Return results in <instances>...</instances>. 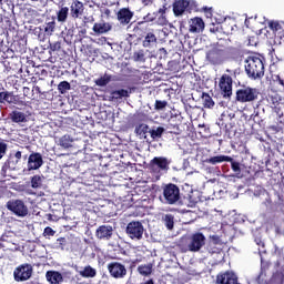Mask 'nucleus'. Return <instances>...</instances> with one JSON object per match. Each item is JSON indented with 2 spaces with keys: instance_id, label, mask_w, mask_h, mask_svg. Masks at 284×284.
Masks as SVG:
<instances>
[{
  "instance_id": "nucleus-1",
  "label": "nucleus",
  "mask_w": 284,
  "mask_h": 284,
  "mask_svg": "<svg viewBox=\"0 0 284 284\" xmlns=\"http://www.w3.org/2000/svg\"><path fill=\"white\" fill-rule=\"evenodd\" d=\"M245 73L252 81H261L265 77V63L258 55H248L244 61Z\"/></svg>"
},
{
  "instance_id": "nucleus-2",
  "label": "nucleus",
  "mask_w": 284,
  "mask_h": 284,
  "mask_svg": "<svg viewBox=\"0 0 284 284\" xmlns=\"http://www.w3.org/2000/svg\"><path fill=\"white\" fill-rule=\"evenodd\" d=\"M161 203L164 205H176L181 201V190L176 184L169 183L163 187V194L160 196Z\"/></svg>"
},
{
  "instance_id": "nucleus-3",
  "label": "nucleus",
  "mask_w": 284,
  "mask_h": 284,
  "mask_svg": "<svg viewBox=\"0 0 284 284\" xmlns=\"http://www.w3.org/2000/svg\"><path fill=\"white\" fill-rule=\"evenodd\" d=\"M170 163H172V161L165 156H155L150 161L149 169L152 174L161 176V174H168Z\"/></svg>"
},
{
  "instance_id": "nucleus-4",
  "label": "nucleus",
  "mask_w": 284,
  "mask_h": 284,
  "mask_svg": "<svg viewBox=\"0 0 284 284\" xmlns=\"http://www.w3.org/2000/svg\"><path fill=\"white\" fill-rule=\"evenodd\" d=\"M6 207L19 219H26L29 214L28 205L22 200H10L7 202Z\"/></svg>"
},
{
  "instance_id": "nucleus-5",
  "label": "nucleus",
  "mask_w": 284,
  "mask_h": 284,
  "mask_svg": "<svg viewBox=\"0 0 284 284\" xmlns=\"http://www.w3.org/2000/svg\"><path fill=\"white\" fill-rule=\"evenodd\" d=\"M143 234H145L143 223L132 221L126 225V235L129 239H131V241H143Z\"/></svg>"
},
{
  "instance_id": "nucleus-6",
  "label": "nucleus",
  "mask_w": 284,
  "mask_h": 284,
  "mask_svg": "<svg viewBox=\"0 0 284 284\" xmlns=\"http://www.w3.org/2000/svg\"><path fill=\"white\" fill-rule=\"evenodd\" d=\"M258 99V90L254 88H244L236 91V101L240 103H250Z\"/></svg>"
},
{
  "instance_id": "nucleus-7",
  "label": "nucleus",
  "mask_w": 284,
  "mask_h": 284,
  "mask_svg": "<svg viewBox=\"0 0 284 284\" xmlns=\"http://www.w3.org/2000/svg\"><path fill=\"white\" fill-rule=\"evenodd\" d=\"M196 1L194 0H178L173 4V12L175 17H181L183 12H192V10H196Z\"/></svg>"
},
{
  "instance_id": "nucleus-8",
  "label": "nucleus",
  "mask_w": 284,
  "mask_h": 284,
  "mask_svg": "<svg viewBox=\"0 0 284 284\" xmlns=\"http://www.w3.org/2000/svg\"><path fill=\"white\" fill-rule=\"evenodd\" d=\"M205 245V235L201 232L194 233L190 236L187 243L189 252H201V248Z\"/></svg>"
},
{
  "instance_id": "nucleus-9",
  "label": "nucleus",
  "mask_w": 284,
  "mask_h": 284,
  "mask_svg": "<svg viewBox=\"0 0 284 284\" xmlns=\"http://www.w3.org/2000/svg\"><path fill=\"white\" fill-rule=\"evenodd\" d=\"M32 265L30 264H22L18 266L13 272L14 281H17V283H21L30 280L32 276Z\"/></svg>"
},
{
  "instance_id": "nucleus-10",
  "label": "nucleus",
  "mask_w": 284,
  "mask_h": 284,
  "mask_svg": "<svg viewBox=\"0 0 284 284\" xmlns=\"http://www.w3.org/2000/svg\"><path fill=\"white\" fill-rule=\"evenodd\" d=\"M108 270L112 278H125V276H128V268H125V265L119 262L109 263Z\"/></svg>"
},
{
  "instance_id": "nucleus-11",
  "label": "nucleus",
  "mask_w": 284,
  "mask_h": 284,
  "mask_svg": "<svg viewBox=\"0 0 284 284\" xmlns=\"http://www.w3.org/2000/svg\"><path fill=\"white\" fill-rule=\"evenodd\" d=\"M227 58V53L222 49H213L206 53V59L212 65H221Z\"/></svg>"
},
{
  "instance_id": "nucleus-12",
  "label": "nucleus",
  "mask_w": 284,
  "mask_h": 284,
  "mask_svg": "<svg viewBox=\"0 0 284 284\" xmlns=\"http://www.w3.org/2000/svg\"><path fill=\"white\" fill-rule=\"evenodd\" d=\"M221 94L224 99L232 97V77L223 74L220 79Z\"/></svg>"
},
{
  "instance_id": "nucleus-13",
  "label": "nucleus",
  "mask_w": 284,
  "mask_h": 284,
  "mask_svg": "<svg viewBox=\"0 0 284 284\" xmlns=\"http://www.w3.org/2000/svg\"><path fill=\"white\" fill-rule=\"evenodd\" d=\"M70 18L77 21V19H81L83 17V12H85V7L83 6V2L79 0H73L70 4Z\"/></svg>"
},
{
  "instance_id": "nucleus-14",
  "label": "nucleus",
  "mask_w": 284,
  "mask_h": 284,
  "mask_svg": "<svg viewBox=\"0 0 284 284\" xmlns=\"http://www.w3.org/2000/svg\"><path fill=\"white\" fill-rule=\"evenodd\" d=\"M43 165V155L41 153H31L28 158V164L27 168L29 172H32V170H39Z\"/></svg>"
},
{
  "instance_id": "nucleus-15",
  "label": "nucleus",
  "mask_w": 284,
  "mask_h": 284,
  "mask_svg": "<svg viewBox=\"0 0 284 284\" xmlns=\"http://www.w3.org/2000/svg\"><path fill=\"white\" fill-rule=\"evenodd\" d=\"M114 230L111 225H101L95 231V236L100 241H110L112 239Z\"/></svg>"
},
{
  "instance_id": "nucleus-16",
  "label": "nucleus",
  "mask_w": 284,
  "mask_h": 284,
  "mask_svg": "<svg viewBox=\"0 0 284 284\" xmlns=\"http://www.w3.org/2000/svg\"><path fill=\"white\" fill-rule=\"evenodd\" d=\"M239 282V276L234 272L226 271L225 273L219 274L216 276L217 284H235Z\"/></svg>"
},
{
  "instance_id": "nucleus-17",
  "label": "nucleus",
  "mask_w": 284,
  "mask_h": 284,
  "mask_svg": "<svg viewBox=\"0 0 284 284\" xmlns=\"http://www.w3.org/2000/svg\"><path fill=\"white\" fill-rule=\"evenodd\" d=\"M156 57L154 55V53L150 52V50H144V49H140L138 51H135L132 55L133 61H135V63H145V61H148V59H155Z\"/></svg>"
},
{
  "instance_id": "nucleus-18",
  "label": "nucleus",
  "mask_w": 284,
  "mask_h": 284,
  "mask_svg": "<svg viewBox=\"0 0 284 284\" xmlns=\"http://www.w3.org/2000/svg\"><path fill=\"white\" fill-rule=\"evenodd\" d=\"M132 91L125 89L113 90L110 92L109 101H113L119 103V101H123V99H129Z\"/></svg>"
},
{
  "instance_id": "nucleus-19",
  "label": "nucleus",
  "mask_w": 284,
  "mask_h": 284,
  "mask_svg": "<svg viewBox=\"0 0 284 284\" xmlns=\"http://www.w3.org/2000/svg\"><path fill=\"white\" fill-rule=\"evenodd\" d=\"M118 21L121 23V26H128L130 21H132V18L134 17V12H132L128 8H122L119 10L118 14Z\"/></svg>"
},
{
  "instance_id": "nucleus-20",
  "label": "nucleus",
  "mask_w": 284,
  "mask_h": 284,
  "mask_svg": "<svg viewBox=\"0 0 284 284\" xmlns=\"http://www.w3.org/2000/svg\"><path fill=\"white\" fill-rule=\"evenodd\" d=\"M156 43H159L156 34L154 32L149 31L142 41L143 48L146 50H152V48H156Z\"/></svg>"
},
{
  "instance_id": "nucleus-21",
  "label": "nucleus",
  "mask_w": 284,
  "mask_h": 284,
  "mask_svg": "<svg viewBox=\"0 0 284 284\" xmlns=\"http://www.w3.org/2000/svg\"><path fill=\"white\" fill-rule=\"evenodd\" d=\"M92 30L95 34H108L112 30V23L105 21L95 22Z\"/></svg>"
},
{
  "instance_id": "nucleus-22",
  "label": "nucleus",
  "mask_w": 284,
  "mask_h": 284,
  "mask_svg": "<svg viewBox=\"0 0 284 284\" xmlns=\"http://www.w3.org/2000/svg\"><path fill=\"white\" fill-rule=\"evenodd\" d=\"M70 17V8L64 6H59L55 11V19L58 23H68V18Z\"/></svg>"
},
{
  "instance_id": "nucleus-23",
  "label": "nucleus",
  "mask_w": 284,
  "mask_h": 284,
  "mask_svg": "<svg viewBox=\"0 0 284 284\" xmlns=\"http://www.w3.org/2000/svg\"><path fill=\"white\" fill-rule=\"evenodd\" d=\"M17 165H19V160H16L14 158H11V155H10L1 169L3 176H6V174H8V171L12 172V171L17 170Z\"/></svg>"
},
{
  "instance_id": "nucleus-24",
  "label": "nucleus",
  "mask_w": 284,
  "mask_h": 284,
  "mask_svg": "<svg viewBox=\"0 0 284 284\" xmlns=\"http://www.w3.org/2000/svg\"><path fill=\"white\" fill-rule=\"evenodd\" d=\"M41 30H43L47 37H52V34L54 33V30H57V20L54 18L47 19Z\"/></svg>"
},
{
  "instance_id": "nucleus-25",
  "label": "nucleus",
  "mask_w": 284,
  "mask_h": 284,
  "mask_svg": "<svg viewBox=\"0 0 284 284\" xmlns=\"http://www.w3.org/2000/svg\"><path fill=\"white\" fill-rule=\"evenodd\" d=\"M190 32H203L205 30V22L201 18H194L190 21Z\"/></svg>"
},
{
  "instance_id": "nucleus-26",
  "label": "nucleus",
  "mask_w": 284,
  "mask_h": 284,
  "mask_svg": "<svg viewBox=\"0 0 284 284\" xmlns=\"http://www.w3.org/2000/svg\"><path fill=\"white\" fill-rule=\"evenodd\" d=\"M45 278L50 284H61L63 281V275L57 271H48Z\"/></svg>"
},
{
  "instance_id": "nucleus-27",
  "label": "nucleus",
  "mask_w": 284,
  "mask_h": 284,
  "mask_svg": "<svg viewBox=\"0 0 284 284\" xmlns=\"http://www.w3.org/2000/svg\"><path fill=\"white\" fill-rule=\"evenodd\" d=\"M9 119L12 121V123H27L28 122V116L26 113L21 111H12L9 114Z\"/></svg>"
},
{
  "instance_id": "nucleus-28",
  "label": "nucleus",
  "mask_w": 284,
  "mask_h": 284,
  "mask_svg": "<svg viewBox=\"0 0 284 284\" xmlns=\"http://www.w3.org/2000/svg\"><path fill=\"white\" fill-rule=\"evenodd\" d=\"M227 161H232V156L230 155H215L204 160V163H210V165H217V163H225Z\"/></svg>"
},
{
  "instance_id": "nucleus-29",
  "label": "nucleus",
  "mask_w": 284,
  "mask_h": 284,
  "mask_svg": "<svg viewBox=\"0 0 284 284\" xmlns=\"http://www.w3.org/2000/svg\"><path fill=\"white\" fill-rule=\"evenodd\" d=\"M72 143H74V138H72L70 134H64L59 139L58 145L63 148V150H70V148H72Z\"/></svg>"
},
{
  "instance_id": "nucleus-30",
  "label": "nucleus",
  "mask_w": 284,
  "mask_h": 284,
  "mask_svg": "<svg viewBox=\"0 0 284 284\" xmlns=\"http://www.w3.org/2000/svg\"><path fill=\"white\" fill-rule=\"evenodd\" d=\"M162 223L166 230H174V216L172 213H166L162 215Z\"/></svg>"
},
{
  "instance_id": "nucleus-31",
  "label": "nucleus",
  "mask_w": 284,
  "mask_h": 284,
  "mask_svg": "<svg viewBox=\"0 0 284 284\" xmlns=\"http://www.w3.org/2000/svg\"><path fill=\"white\" fill-rule=\"evenodd\" d=\"M4 103H14V95L10 91L0 92V105Z\"/></svg>"
},
{
  "instance_id": "nucleus-32",
  "label": "nucleus",
  "mask_w": 284,
  "mask_h": 284,
  "mask_svg": "<svg viewBox=\"0 0 284 284\" xmlns=\"http://www.w3.org/2000/svg\"><path fill=\"white\" fill-rule=\"evenodd\" d=\"M80 276L83 278H94L97 276V270L92 266H85L82 271H80Z\"/></svg>"
},
{
  "instance_id": "nucleus-33",
  "label": "nucleus",
  "mask_w": 284,
  "mask_h": 284,
  "mask_svg": "<svg viewBox=\"0 0 284 284\" xmlns=\"http://www.w3.org/2000/svg\"><path fill=\"white\" fill-rule=\"evenodd\" d=\"M110 81H112V75L104 73L103 77L94 80V83L99 88H105V85H108V83H110Z\"/></svg>"
},
{
  "instance_id": "nucleus-34",
  "label": "nucleus",
  "mask_w": 284,
  "mask_h": 284,
  "mask_svg": "<svg viewBox=\"0 0 284 284\" xmlns=\"http://www.w3.org/2000/svg\"><path fill=\"white\" fill-rule=\"evenodd\" d=\"M31 187L33 190H41V187H43V176H41V175H33L31 178Z\"/></svg>"
},
{
  "instance_id": "nucleus-35",
  "label": "nucleus",
  "mask_w": 284,
  "mask_h": 284,
  "mask_svg": "<svg viewBox=\"0 0 284 284\" xmlns=\"http://www.w3.org/2000/svg\"><path fill=\"white\" fill-rule=\"evenodd\" d=\"M184 201L187 207H195L196 204L199 203V197L194 196V193H191L184 197Z\"/></svg>"
},
{
  "instance_id": "nucleus-36",
  "label": "nucleus",
  "mask_w": 284,
  "mask_h": 284,
  "mask_svg": "<svg viewBox=\"0 0 284 284\" xmlns=\"http://www.w3.org/2000/svg\"><path fill=\"white\" fill-rule=\"evenodd\" d=\"M138 272L141 276H150L152 274V264L140 265Z\"/></svg>"
},
{
  "instance_id": "nucleus-37",
  "label": "nucleus",
  "mask_w": 284,
  "mask_h": 284,
  "mask_svg": "<svg viewBox=\"0 0 284 284\" xmlns=\"http://www.w3.org/2000/svg\"><path fill=\"white\" fill-rule=\"evenodd\" d=\"M202 101H203L204 108H209V109L214 108V100H212V97H210V94L202 93Z\"/></svg>"
},
{
  "instance_id": "nucleus-38",
  "label": "nucleus",
  "mask_w": 284,
  "mask_h": 284,
  "mask_svg": "<svg viewBox=\"0 0 284 284\" xmlns=\"http://www.w3.org/2000/svg\"><path fill=\"white\" fill-rule=\"evenodd\" d=\"M57 247L59 250H68L70 247V239H65V237L58 239Z\"/></svg>"
},
{
  "instance_id": "nucleus-39",
  "label": "nucleus",
  "mask_w": 284,
  "mask_h": 284,
  "mask_svg": "<svg viewBox=\"0 0 284 284\" xmlns=\"http://www.w3.org/2000/svg\"><path fill=\"white\" fill-rule=\"evenodd\" d=\"M72 85H70V82L68 81H62L58 84V92H60V94H65V92H68V90H71Z\"/></svg>"
},
{
  "instance_id": "nucleus-40",
  "label": "nucleus",
  "mask_w": 284,
  "mask_h": 284,
  "mask_svg": "<svg viewBox=\"0 0 284 284\" xmlns=\"http://www.w3.org/2000/svg\"><path fill=\"white\" fill-rule=\"evenodd\" d=\"M226 163H231V170L239 176L241 174V163L234 161V159L231 158V161H226Z\"/></svg>"
},
{
  "instance_id": "nucleus-41",
  "label": "nucleus",
  "mask_w": 284,
  "mask_h": 284,
  "mask_svg": "<svg viewBox=\"0 0 284 284\" xmlns=\"http://www.w3.org/2000/svg\"><path fill=\"white\" fill-rule=\"evenodd\" d=\"M163 132H165V129L163 126H159L151 131V136L152 139H161V136H163Z\"/></svg>"
},
{
  "instance_id": "nucleus-42",
  "label": "nucleus",
  "mask_w": 284,
  "mask_h": 284,
  "mask_svg": "<svg viewBox=\"0 0 284 284\" xmlns=\"http://www.w3.org/2000/svg\"><path fill=\"white\" fill-rule=\"evenodd\" d=\"M267 101H268L271 108H276V105H278V103L281 101V98H278V94L268 95Z\"/></svg>"
},
{
  "instance_id": "nucleus-43",
  "label": "nucleus",
  "mask_w": 284,
  "mask_h": 284,
  "mask_svg": "<svg viewBox=\"0 0 284 284\" xmlns=\"http://www.w3.org/2000/svg\"><path fill=\"white\" fill-rule=\"evenodd\" d=\"M165 108H168V101L165 100H156L155 101V105H154V109L155 110H165Z\"/></svg>"
},
{
  "instance_id": "nucleus-44",
  "label": "nucleus",
  "mask_w": 284,
  "mask_h": 284,
  "mask_svg": "<svg viewBox=\"0 0 284 284\" xmlns=\"http://www.w3.org/2000/svg\"><path fill=\"white\" fill-rule=\"evenodd\" d=\"M57 234V231H54L52 227L47 226L43 231V236L45 239H50V236H54Z\"/></svg>"
},
{
  "instance_id": "nucleus-45",
  "label": "nucleus",
  "mask_w": 284,
  "mask_h": 284,
  "mask_svg": "<svg viewBox=\"0 0 284 284\" xmlns=\"http://www.w3.org/2000/svg\"><path fill=\"white\" fill-rule=\"evenodd\" d=\"M8 152V144L6 142H0V154L6 155Z\"/></svg>"
},
{
  "instance_id": "nucleus-46",
  "label": "nucleus",
  "mask_w": 284,
  "mask_h": 284,
  "mask_svg": "<svg viewBox=\"0 0 284 284\" xmlns=\"http://www.w3.org/2000/svg\"><path fill=\"white\" fill-rule=\"evenodd\" d=\"M274 81L275 83H278V85H282V88H284V78H281V75H275Z\"/></svg>"
},
{
  "instance_id": "nucleus-47",
  "label": "nucleus",
  "mask_w": 284,
  "mask_h": 284,
  "mask_svg": "<svg viewBox=\"0 0 284 284\" xmlns=\"http://www.w3.org/2000/svg\"><path fill=\"white\" fill-rule=\"evenodd\" d=\"M50 48H51L52 52H57V50L61 49V43L55 42L53 44H50Z\"/></svg>"
},
{
  "instance_id": "nucleus-48",
  "label": "nucleus",
  "mask_w": 284,
  "mask_h": 284,
  "mask_svg": "<svg viewBox=\"0 0 284 284\" xmlns=\"http://www.w3.org/2000/svg\"><path fill=\"white\" fill-rule=\"evenodd\" d=\"M10 156L13 158L16 161L20 162L22 153L21 151H17L13 155L11 154Z\"/></svg>"
},
{
  "instance_id": "nucleus-49",
  "label": "nucleus",
  "mask_w": 284,
  "mask_h": 284,
  "mask_svg": "<svg viewBox=\"0 0 284 284\" xmlns=\"http://www.w3.org/2000/svg\"><path fill=\"white\" fill-rule=\"evenodd\" d=\"M159 54H160V58L163 59L168 57V50H165V48H161L159 49Z\"/></svg>"
},
{
  "instance_id": "nucleus-50",
  "label": "nucleus",
  "mask_w": 284,
  "mask_h": 284,
  "mask_svg": "<svg viewBox=\"0 0 284 284\" xmlns=\"http://www.w3.org/2000/svg\"><path fill=\"white\" fill-rule=\"evenodd\" d=\"M263 204L265 205V207H271L272 206V199L267 197Z\"/></svg>"
},
{
  "instance_id": "nucleus-51",
  "label": "nucleus",
  "mask_w": 284,
  "mask_h": 284,
  "mask_svg": "<svg viewBox=\"0 0 284 284\" xmlns=\"http://www.w3.org/2000/svg\"><path fill=\"white\" fill-rule=\"evenodd\" d=\"M98 43H100V45H103L104 43H108V38L102 37L98 40Z\"/></svg>"
},
{
  "instance_id": "nucleus-52",
  "label": "nucleus",
  "mask_w": 284,
  "mask_h": 284,
  "mask_svg": "<svg viewBox=\"0 0 284 284\" xmlns=\"http://www.w3.org/2000/svg\"><path fill=\"white\" fill-rule=\"evenodd\" d=\"M270 27H271L273 30H278V22H271V23H270Z\"/></svg>"
},
{
  "instance_id": "nucleus-53",
  "label": "nucleus",
  "mask_w": 284,
  "mask_h": 284,
  "mask_svg": "<svg viewBox=\"0 0 284 284\" xmlns=\"http://www.w3.org/2000/svg\"><path fill=\"white\" fill-rule=\"evenodd\" d=\"M255 243L257 245H261L262 247H265V243H263V241H261V240H255Z\"/></svg>"
},
{
  "instance_id": "nucleus-54",
  "label": "nucleus",
  "mask_w": 284,
  "mask_h": 284,
  "mask_svg": "<svg viewBox=\"0 0 284 284\" xmlns=\"http://www.w3.org/2000/svg\"><path fill=\"white\" fill-rule=\"evenodd\" d=\"M142 3H144L145 6H150V3H152V0H141Z\"/></svg>"
},
{
  "instance_id": "nucleus-55",
  "label": "nucleus",
  "mask_w": 284,
  "mask_h": 284,
  "mask_svg": "<svg viewBox=\"0 0 284 284\" xmlns=\"http://www.w3.org/2000/svg\"><path fill=\"white\" fill-rule=\"evenodd\" d=\"M36 92H38V94H41V88L40 87H36Z\"/></svg>"
},
{
  "instance_id": "nucleus-56",
  "label": "nucleus",
  "mask_w": 284,
  "mask_h": 284,
  "mask_svg": "<svg viewBox=\"0 0 284 284\" xmlns=\"http://www.w3.org/2000/svg\"><path fill=\"white\" fill-rule=\"evenodd\" d=\"M245 26H246V28H250V21L248 20H245Z\"/></svg>"
},
{
  "instance_id": "nucleus-57",
  "label": "nucleus",
  "mask_w": 284,
  "mask_h": 284,
  "mask_svg": "<svg viewBox=\"0 0 284 284\" xmlns=\"http://www.w3.org/2000/svg\"><path fill=\"white\" fill-rule=\"evenodd\" d=\"M3 196V191L0 189V199Z\"/></svg>"
},
{
  "instance_id": "nucleus-58",
  "label": "nucleus",
  "mask_w": 284,
  "mask_h": 284,
  "mask_svg": "<svg viewBox=\"0 0 284 284\" xmlns=\"http://www.w3.org/2000/svg\"><path fill=\"white\" fill-rule=\"evenodd\" d=\"M3 156H4V155H3L2 153H0V160H2V159H3Z\"/></svg>"
},
{
  "instance_id": "nucleus-59",
  "label": "nucleus",
  "mask_w": 284,
  "mask_h": 284,
  "mask_svg": "<svg viewBox=\"0 0 284 284\" xmlns=\"http://www.w3.org/2000/svg\"><path fill=\"white\" fill-rule=\"evenodd\" d=\"M91 21H94V18H91Z\"/></svg>"
},
{
  "instance_id": "nucleus-60",
  "label": "nucleus",
  "mask_w": 284,
  "mask_h": 284,
  "mask_svg": "<svg viewBox=\"0 0 284 284\" xmlns=\"http://www.w3.org/2000/svg\"><path fill=\"white\" fill-rule=\"evenodd\" d=\"M226 179H230V175H226Z\"/></svg>"
},
{
  "instance_id": "nucleus-61",
  "label": "nucleus",
  "mask_w": 284,
  "mask_h": 284,
  "mask_svg": "<svg viewBox=\"0 0 284 284\" xmlns=\"http://www.w3.org/2000/svg\"><path fill=\"white\" fill-rule=\"evenodd\" d=\"M32 1H38V0H32Z\"/></svg>"
}]
</instances>
